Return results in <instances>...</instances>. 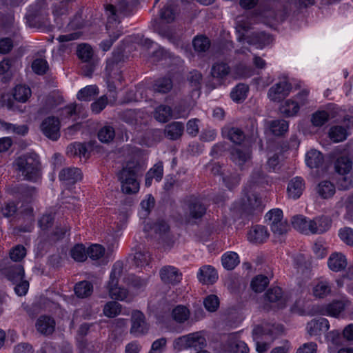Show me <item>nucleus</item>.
Listing matches in <instances>:
<instances>
[{
  "mask_svg": "<svg viewBox=\"0 0 353 353\" xmlns=\"http://www.w3.org/2000/svg\"><path fill=\"white\" fill-rule=\"evenodd\" d=\"M13 167L27 181L36 182L41 178V162L39 157L34 152L19 155L14 161Z\"/></svg>",
  "mask_w": 353,
  "mask_h": 353,
  "instance_id": "nucleus-1",
  "label": "nucleus"
},
{
  "mask_svg": "<svg viewBox=\"0 0 353 353\" xmlns=\"http://www.w3.org/2000/svg\"><path fill=\"white\" fill-rule=\"evenodd\" d=\"M144 169L138 162L129 161L126 165L117 173L118 180L121 183L123 193L126 194H136L139 190V183L137 181L139 174H141Z\"/></svg>",
  "mask_w": 353,
  "mask_h": 353,
  "instance_id": "nucleus-2",
  "label": "nucleus"
},
{
  "mask_svg": "<svg viewBox=\"0 0 353 353\" xmlns=\"http://www.w3.org/2000/svg\"><path fill=\"white\" fill-rule=\"evenodd\" d=\"M137 3V0H121L117 5H106L107 29L110 28L111 24L119 23L123 17L131 14Z\"/></svg>",
  "mask_w": 353,
  "mask_h": 353,
  "instance_id": "nucleus-3",
  "label": "nucleus"
},
{
  "mask_svg": "<svg viewBox=\"0 0 353 353\" xmlns=\"http://www.w3.org/2000/svg\"><path fill=\"white\" fill-rule=\"evenodd\" d=\"M276 327L274 325L265 323L256 326L253 331V339L256 342V351L264 353L275 339Z\"/></svg>",
  "mask_w": 353,
  "mask_h": 353,
  "instance_id": "nucleus-4",
  "label": "nucleus"
},
{
  "mask_svg": "<svg viewBox=\"0 0 353 353\" xmlns=\"http://www.w3.org/2000/svg\"><path fill=\"white\" fill-rule=\"evenodd\" d=\"M123 272V263L121 261H117L113 265L110 275V280L108 283V289L110 297L119 301H125L128 295V291L127 289L118 286L119 280L122 276Z\"/></svg>",
  "mask_w": 353,
  "mask_h": 353,
  "instance_id": "nucleus-5",
  "label": "nucleus"
},
{
  "mask_svg": "<svg viewBox=\"0 0 353 353\" xmlns=\"http://www.w3.org/2000/svg\"><path fill=\"white\" fill-rule=\"evenodd\" d=\"M286 305V299L280 287L269 288L264 294V307L269 309H282Z\"/></svg>",
  "mask_w": 353,
  "mask_h": 353,
  "instance_id": "nucleus-6",
  "label": "nucleus"
},
{
  "mask_svg": "<svg viewBox=\"0 0 353 353\" xmlns=\"http://www.w3.org/2000/svg\"><path fill=\"white\" fill-rule=\"evenodd\" d=\"M123 55L120 52L113 53L112 57L107 60L105 72L108 81L114 83L115 81L121 82L122 76L121 68V63L122 61Z\"/></svg>",
  "mask_w": 353,
  "mask_h": 353,
  "instance_id": "nucleus-7",
  "label": "nucleus"
},
{
  "mask_svg": "<svg viewBox=\"0 0 353 353\" xmlns=\"http://www.w3.org/2000/svg\"><path fill=\"white\" fill-rule=\"evenodd\" d=\"M60 126L59 119L50 116L42 121L39 129L45 137L51 141H56L61 136Z\"/></svg>",
  "mask_w": 353,
  "mask_h": 353,
  "instance_id": "nucleus-8",
  "label": "nucleus"
},
{
  "mask_svg": "<svg viewBox=\"0 0 353 353\" xmlns=\"http://www.w3.org/2000/svg\"><path fill=\"white\" fill-rule=\"evenodd\" d=\"M184 210L185 216L188 219H201L206 212V208L201 200L194 196H191L185 201Z\"/></svg>",
  "mask_w": 353,
  "mask_h": 353,
  "instance_id": "nucleus-9",
  "label": "nucleus"
},
{
  "mask_svg": "<svg viewBox=\"0 0 353 353\" xmlns=\"http://www.w3.org/2000/svg\"><path fill=\"white\" fill-rule=\"evenodd\" d=\"M204 338L198 332L191 333L176 339L174 341V348L180 351L188 347H200L204 343Z\"/></svg>",
  "mask_w": 353,
  "mask_h": 353,
  "instance_id": "nucleus-10",
  "label": "nucleus"
},
{
  "mask_svg": "<svg viewBox=\"0 0 353 353\" xmlns=\"http://www.w3.org/2000/svg\"><path fill=\"white\" fill-rule=\"evenodd\" d=\"M291 90V83L286 80L281 81L269 89L268 97L272 101L279 102L289 95Z\"/></svg>",
  "mask_w": 353,
  "mask_h": 353,
  "instance_id": "nucleus-11",
  "label": "nucleus"
},
{
  "mask_svg": "<svg viewBox=\"0 0 353 353\" xmlns=\"http://www.w3.org/2000/svg\"><path fill=\"white\" fill-rule=\"evenodd\" d=\"M230 72L231 68L227 63L217 61L212 64L210 70V75L213 79L216 80L218 85H221L224 83Z\"/></svg>",
  "mask_w": 353,
  "mask_h": 353,
  "instance_id": "nucleus-12",
  "label": "nucleus"
},
{
  "mask_svg": "<svg viewBox=\"0 0 353 353\" xmlns=\"http://www.w3.org/2000/svg\"><path fill=\"white\" fill-rule=\"evenodd\" d=\"M161 281L165 284L175 285L178 284L181 279L182 274L179 270L170 265L163 266L159 271Z\"/></svg>",
  "mask_w": 353,
  "mask_h": 353,
  "instance_id": "nucleus-13",
  "label": "nucleus"
},
{
  "mask_svg": "<svg viewBox=\"0 0 353 353\" xmlns=\"http://www.w3.org/2000/svg\"><path fill=\"white\" fill-rule=\"evenodd\" d=\"M56 323L54 319L47 315H41L35 323L36 330L43 336H50L55 330Z\"/></svg>",
  "mask_w": 353,
  "mask_h": 353,
  "instance_id": "nucleus-14",
  "label": "nucleus"
},
{
  "mask_svg": "<svg viewBox=\"0 0 353 353\" xmlns=\"http://www.w3.org/2000/svg\"><path fill=\"white\" fill-rule=\"evenodd\" d=\"M130 333L136 336L143 334L148 330L144 314L140 311H134L131 317Z\"/></svg>",
  "mask_w": 353,
  "mask_h": 353,
  "instance_id": "nucleus-15",
  "label": "nucleus"
},
{
  "mask_svg": "<svg viewBox=\"0 0 353 353\" xmlns=\"http://www.w3.org/2000/svg\"><path fill=\"white\" fill-rule=\"evenodd\" d=\"M334 170L337 174L353 171V148L347 154H343L336 159Z\"/></svg>",
  "mask_w": 353,
  "mask_h": 353,
  "instance_id": "nucleus-16",
  "label": "nucleus"
},
{
  "mask_svg": "<svg viewBox=\"0 0 353 353\" xmlns=\"http://www.w3.org/2000/svg\"><path fill=\"white\" fill-rule=\"evenodd\" d=\"M252 157V151L249 148H234L230 151V159L241 170Z\"/></svg>",
  "mask_w": 353,
  "mask_h": 353,
  "instance_id": "nucleus-17",
  "label": "nucleus"
},
{
  "mask_svg": "<svg viewBox=\"0 0 353 353\" xmlns=\"http://www.w3.org/2000/svg\"><path fill=\"white\" fill-rule=\"evenodd\" d=\"M241 200L243 209L248 212L259 208L262 203L261 199L256 192L247 189L243 190V196Z\"/></svg>",
  "mask_w": 353,
  "mask_h": 353,
  "instance_id": "nucleus-18",
  "label": "nucleus"
},
{
  "mask_svg": "<svg viewBox=\"0 0 353 353\" xmlns=\"http://www.w3.org/2000/svg\"><path fill=\"white\" fill-rule=\"evenodd\" d=\"M330 328V323L327 319L321 317L314 319L307 324V331L310 336L320 335L327 332Z\"/></svg>",
  "mask_w": 353,
  "mask_h": 353,
  "instance_id": "nucleus-19",
  "label": "nucleus"
},
{
  "mask_svg": "<svg viewBox=\"0 0 353 353\" xmlns=\"http://www.w3.org/2000/svg\"><path fill=\"white\" fill-rule=\"evenodd\" d=\"M225 347L230 353L249 352L247 345L243 341L239 340L237 336L233 334L228 335Z\"/></svg>",
  "mask_w": 353,
  "mask_h": 353,
  "instance_id": "nucleus-20",
  "label": "nucleus"
},
{
  "mask_svg": "<svg viewBox=\"0 0 353 353\" xmlns=\"http://www.w3.org/2000/svg\"><path fill=\"white\" fill-rule=\"evenodd\" d=\"M268 237L269 232L266 228L263 225H255L248 233V241L254 244L262 243Z\"/></svg>",
  "mask_w": 353,
  "mask_h": 353,
  "instance_id": "nucleus-21",
  "label": "nucleus"
},
{
  "mask_svg": "<svg viewBox=\"0 0 353 353\" xmlns=\"http://www.w3.org/2000/svg\"><path fill=\"white\" fill-rule=\"evenodd\" d=\"M332 292V283L325 279H318L314 285L312 294L316 298L323 299Z\"/></svg>",
  "mask_w": 353,
  "mask_h": 353,
  "instance_id": "nucleus-22",
  "label": "nucleus"
},
{
  "mask_svg": "<svg viewBox=\"0 0 353 353\" xmlns=\"http://www.w3.org/2000/svg\"><path fill=\"white\" fill-rule=\"evenodd\" d=\"M59 178L67 184H74L82 179V173L77 168H68L60 171Z\"/></svg>",
  "mask_w": 353,
  "mask_h": 353,
  "instance_id": "nucleus-23",
  "label": "nucleus"
},
{
  "mask_svg": "<svg viewBox=\"0 0 353 353\" xmlns=\"http://www.w3.org/2000/svg\"><path fill=\"white\" fill-rule=\"evenodd\" d=\"M52 14L57 25L62 26V20L64 19L70 13L71 7L70 4L65 3L63 1H55L52 5Z\"/></svg>",
  "mask_w": 353,
  "mask_h": 353,
  "instance_id": "nucleus-24",
  "label": "nucleus"
},
{
  "mask_svg": "<svg viewBox=\"0 0 353 353\" xmlns=\"http://www.w3.org/2000/svg\"><path fill=\"white\" fill-rule=\"evenodd\" d=\"M163 176V162L159 161L155 163L145 174V185L150 187L154 179L157 182L161 181Z\"/></svg>",
  "mask_w": 353,
  "mask_h": 353,
  "instance_id": "nucleus-25",
  "label": "nucleus"
},
{
  "mask_svg": "<svg viewBox=\"0 0 353 353\" xmlns=\"http://www.w3.org/2000/svg\"><path fill=\"white\" fill-rule=\"evenodd\" d=\"M197 277L204 284H212L218 279V274L212 266L204 265L200 268Z\"/></svg>",
  "mask_w": 353,
  "mask_h": 353,
  "instance_id": "nucleus-26",
  "label": "nucleus"
},
{
  "mask_svg": "<svg viewBox=\"0 0 353 353\" xmlns=\"http://www.w3.org/2000/svg\"><path fill=\"white\" fill-rule=\"evenodd\" d=\"M347 264L345 256L340 252L332 253L327 260L328 268L336 272L344 270Z\"/></svg>",
  "mask_w": 353,
  "mask_h": 353,
  "instance_id": "nucleus-27",
  "label": "nucleus"
},
{
  "mask_svg": "<svg viewBox=\"0 0 353 353\" xmlns=\"http://www.w3.org/2000/svg\"><path fill=\"white\" fill-rule=\"evenodd\" d=\"M304 189V181L301 177H294L288 183L287 191L290 198L296 199L301 196Z\"/></svg>",
  "mask_w": 353,
  "mask_h": 353,
  "instance_id": "nucleus-28",
  "label": "nucleus"
},
{
  "mask_svg": "<svg viewBox=\"0 0 353 353\" xmlns=\"http://www.w3.org/2000/svg\"><path fill=\"white\" fill-rule=\"evenodd\" d=\"M331 226V220L326 216H321L311 220L310 233L322 234L327 231Z\"/></svg>",
  "mask_w": 353,
  "mask_h": 353,
  "instance_id": "nucleus-29",
  "label": "nucleus"
},
{
  "mask_svg": "<svg viewBox=\"0 0 353 353\" xmlns=\"http://www.w3.org/2000/svg\"><path fill=\"white\" fill-rule=\"evenodd\" d=\"M222 133L235 144H241L245 138L243 131L237 127H225L222 130Z\"/></svg>",
  "mask_w": 353,
  "mask_h": 353,
  "instance_id": "nucleus-30",
  "label": "nucleus"
},
{
  "mask_svg": "<svg viewBox=\"0 0 353 353\" xmlns=\"http://www.w3.org/2000/svg\"><path fill=\"white\" fill-rule=\"evenodd\" d=\"M222 180L225 185L231 190L239 185L240 176L236 172L232 171L230 169H223Z\"/></svg>",
  "mask_w": 353,
  "mask_h": 353,
  "instance_id": "nucleus-31",
  "label": "nucleus"
},
{
  "mask_svg": "<svg viewBox=\"0 0 353 353\" xmlns=\"http://www.w3.org/2000/svg\"><path fill=\"white\" fill-rule=\"evenodd\" d=\"M323 161L322 153L316 150H310L306 153L305 163L310 168H319L323 165Z\"/></svg>",
  "mask_w": 353,
  "mask_h": 353,
  "instance_id": "nucleus-32",
  "label": "nucleus"
},
{
  "mask_svg": "<svg viewBox=\"0 0 353 353\" xmlns=\"http://www.w3.org/2000/svg\"><path fill=\"white\" fill-rule=\"evenodd\" d=\"M183 130L184 126L181 122L174 121L165 126V135L169 139L176 140L183 134Z\"/></svg>",
  "mask_w": 353,
  "mask_h": 353,
  "instance_id": "nucleus-33",
  "label": "nucleus"
},
{
  "mask_svg": "<svg viewBox=\"0 0 353 353\" xmlns=\"http://www.w3.org/2000/svg\"><path fill=\"white\" fill-rule=\"evenodd\" d=\"M190 316L189 309L183 305H178L173 307L171 311L172 319L178 323H183Z\"/></svg>",
  "mask_w": 353,
  "mask_h": 353,
  "instance_id": "nucleus-34",
  "label": "nucleus"
},
{
  "mask_svg": "<svg viewBox=\"0 0 353 353\" xmlns=\"http://www.w3.org/2000/svg\"><path fill=\"white\" fill-rule=\"evenodd\" d=\"M173 88L172 80L169 77L159 78L154 81L152 90L156 93L166 94Z\"/></svg>",
  "mask_w": 353,
  "mask_h": 353,
  "instance_id": "nucleus-35",
  "label": "nucleus"
},
{
  "mask_svg": "<svg viewBox=\"0 0 353 353\" xmlns=\"http://www.w3.org/2000/svg\"><path fill=\"white\" fill-rule=\"evenodd\" d=\"M15 192L18 193L19 198L24 202H30L37 194V190L34 187L27 185H19L14 188Z\"/></svg>",
  "mask_w": 353,
  "mask_h": 353,
  "instance_id": "nucleus-36",
  "label": "nucleus"
},
{
  "mask_svg": "<svg viewBox=\"0 0 353 353\" xmlns=\"http://www.w3.org/2000/svg\"><path fill=\"white\" fill-rule=\"evenodd\" d=\"M317 193L323 199H329L335 194V185L330 181L320 182L316 187Z\"/></svg>",
  "mask_w": 353,
  "mask_h": 353,
  "instance_id": "nucleus-37",
  "label": "nucleus"
},
{
  "mask_svg": "<svg viewBox=\"0 0 353 353\" xmlns=\"http://www.w3.org/2000/svg\"><path fill=\"white\" fill-rule=\"evenodd\" d=\"M27 19L34 26H46L49 23L48 13L45 10H40L35 13H29L27 15Z\"/></svg>",
  "mask_w": 353,
  "mask_h": 353,
  "instance_id": "nucleus-38",
  "label": "nucleus"
},
{
  "mask_svg": "<svg viewBox=\"0 0 353 353\" xmlns=\"http://www.w3.org/2000/svg\"><path fill=\"white\" fill-rule=\"evenodd\" d=\"M310 223L311 220H307L302 215L294 216L292 220V224L294 228L306 234L310 233Z\"/></svg>",
  "mask_w": 353,
  "mask_h": 353,
  "instance_id": "nucleus-39",
  "label": "nucleus"
},
{
  "mask_svg": "<svg viewBox=\"0 0 353 353\" xmlns=\"http://www.w3.org/2000/svg\"><path fill=\"white\" fill-rule=\"evenodd\" d=\"M61 99L54 95L50 94L47 96L43 102L42 106L38 110V114H46L49 113L52 110L57 107Z\"/></svg>",
  "mask_w": 353,
  "mask_h": 353,
  "instance_id": "nucleus-40",
  "label": "nucleus"
},
{
  "mask_svg": "<svg viewBox=\"0 0 353 353\" xmlns=\"http://www.w3.org/2000/svg\"><path fill=\"white\" fill-rule=\"evenodd\" d=\"M88 152L85 143L74 142L67 147V154L70 157H86Z\"/></svg>",
  "mask_w": 353,
  "mask_h": 353,
  "instance_id": "nucleus-41",
  "label": "nucleus"
},
{
  "mask_svg": "<svg viewBox=\"0 0 353 353\" xmlns=\"http://www.w3.org/2000/svg\"><path fill=\"white\" fill-rule=\"evenodd\" d=\"M299 109L298 103L291 99L286 100L279 108L281 113L287 117L295 116Z\"/></svg>",
  "mask_w": 353,
  "mask_h": 353,
  "instance_id": "nucleus-42",
  "label": "nucleus"
},
{
  "mask_svg": "<svg viewBox=\"0 0 353 353\" xmlns=\"http://www.w3.org/2000/svg\"><path fill=\"white\" fill-rule=\"evenodd\" d=\"M155 31L163 38L167 39L170 42L174 44H178L179 36L175 31L168 26H159L155 28Z\"/></svg>",
  "mask_w": 353,
  "mask_h": 353,
  "instance_id": "nucleus-43",
  "label": "nucleus"
},
{
  "mask_svg": "<svg viewBox=\"0 0 353 353\" xmlns=\"http://www.w3.org/2000/svg\"><path fill=\"white\" fill-rule=\"evenodd\" d=\"M336 181L338 188L340 190H347L353 188V171L338 174Z\"/></svg>",
  "mask_w": 353,
  "mask_h": 353,
  "instance_id": "nucleus-44",
  "label": "nucleus"
},
{
  "mask_svg": "<svg viewBox=\"0 0 353 353\" xmlns=\"http://www.w3.org/2000/svg\"><path fill=\"white\" fill-rule=\"evenodd\" d=\"M246 40L249 44H259L261 46H266L272 41L271 36L264 32H254L250 37H248Z\"/></svg>",
  "mask_w": 353,
  "mask_h": 353,
  "instance_id": "nucleus-45",
  "label": "nucleus"
},
{
  "mask_svg": "<svg viewBox=\"0 0 353 353\" xmlns=\"http://www.w3.org/2000/svg\"><path fill=\"white\" fill-rule=\"evenodd\" d=\"M269 128L275 136H282L288 130V122L284 119H277L270 121Z\"/></svg>",
  "mask_w": 353,
  "mask_h": 353,
  "instance_id": "nucleus-46",
  "label": "nucleus"
},
{
  "mask_svg": "<svg viewBox=\"0 0 353 353\" xmlns=\"http://www.w3.org/2000/svg\"><path fill=\"white\" fill-rule=\"evenodd\" d=\"M248 90L249 88L247 85L244 83H239L231 91L230 97L235 102H242L247 97Z\"/></svg>",
  "mask_w": 353,
  "mask_h": 353,
  "instance_id": "nucleus-47",
  "label": "nucleus"
},
{
  "mask_svg": "<svg viewBox=\"0 0 353 353\" xmlns=\"http://www.w3.org/2000/svg\"><path fill=\"white\" fill-rule=\"evenodd\" d=\"M154 117L158 121L165 123L172 117V108L166 105H160L155 109Z\"/></svg>",
  "mask_w": 353,
  "mask_h": 353,
  "instance_id": "nucleus-48",
  "label": "nucleus"
},
{
  "mask_svg": "<svg viewBox=\"0 0 353 353\" xmlns=\"http://www.w3.org/2000/svg\"><path fill=\"white\" fill-rule=\"evenodd\" d=\"M32 92L28 86L17 85L13 90L14 99L21 103H25L31 96Z\"/></svg>",
  "mask_w": 353,
  "mask_h": 353,
  "instance_id": "nucleus-49",
  "label": "nucleus"
},
{
  "mask_svg": "<svg viewBox=\"0 0 353 353\" xmlns=\"http://www.w3.org/2000/svg\"><path fill=\"white\" fill-rule=\"evenodd\" d=\"M221 263L225 269L233 270L239 263V256L234 252H228L222 256Z\"/></svg>",
  "mask_w": 353,
  "mask_h": 353,
  "instance_id": "nucleus-50",
  "label": "nucleus"
},
{
  "mask_svg": "<svg viewBox=\"0 0 353 353\" xmlns=\"http://www.w3.org/2000/svg\"><path fill=\"white\" fill-rule=\"evenodd\" d=\"M7 277L12 282L21 281L24 277V269L22 265L17 264L7 270Z\"/></svg>",
  "mask_w": 353,
  "mask_h": 353,
  "instance_id": "nucleus-51",
  "label": "nucleus"
},
{
  "mask_svg": "<svg viewBox=\"0 0 353 353\" xmlns=\"http://www.w3.org/2000/svg\"><path fill=\"white\" fill-rule=\"evenodd\" d=\"M77 54L79 59L83 62L94 60L93 58L94 52L91 46L86 43H81L78 46Z\"/></svg>",
  "mask_w": 353,
  "mask_h": 353,
  "instance_id": "nucleus-52",
  "label": "nucleus"
},
{
  "mask_svg": "<svg viewBox=\"0 0 353 353\" xmlns=\"http://www.w3.org/2000/svg\"><path fill=\"white\" fill-rule=\"evenodd\" d=\"M93 290L92 283L87 281H83L74 286L75 294L79 298H85L91 295Z\"/></svg>",
  "mask_w": 353,
  "mask_h": 353,
  "instance_id": "nucleus-53",
  "label": "nucleus"
},
{
  "mask_svg": "<svg viewBox=\"0 0 353 353\" xmlns=\"http://www.w3.org/2000/svg\"><path fill=\"white\" fill-rule=\"evenodd\" d=\"M98 94L99 90L96 85H88L78 92L77 97L80 101H88Z\"/></svg>",
  "mask_w": 353,
  "mask_h": 353,
  "instance_id": "nucleus-54",
  "label": "nucleus"
},
{
  "mask_svg": "<svg viewBox=\"0 0 353 353\" xmlns=\"http://www.w3.org/2000/svg\"><path fill=\"white\" fill-rule=\"evenodd\" d=\"M345 308V304L343 301H333L326 305L325 312L328 316L338 317Z\"/></svg>",
  "mask_w": 353,
  "mask_h": 353,
  "instance_id": "nucleus-55",
  "label": "nucleus"
},
{
  "mask_svg": "<svg viewBox=\"0 0 353 353\" xmlns=\"http://www.w3.org/2000/svg\"><path fill=\"white\" fill-rule=\"evenodd\" d=\"M347 130L342 126H332L329 130V137L334 142H340L346 139Z\"/></svg>",
  "mask_w": 353,
  "mask_h": 353,
  "instance_id": "nucleus-56",
  "label": "nucleus"
},
{
  "mask_svg": "<svg viewBox=\"0 0 353 353\" xmlns=\"http://www.w3.org/2000/svg\"><path fill=\"white\" fill-rule=\"evenodd\" d=\"M192 45L195 51L205 52L210 48V41L205 36H196L192 41Z\"/></svg>",
  "mask_w": 353,
  "mask_h": 353,
  "instance_id": "nucleus-57",
  "label": "nucleus"
},
{
  "mask_svg": "<svg viewBox=\"0 0 353 353\" xmlns=\"http://www.w3.org/2000/svg\"><path fill=\"white\" fill-rule=\"evenodd\" d=\"M103 314L109 318H114L121 312V305L117 301H109L103 307Z\"/></svg>",
  "mask_w": 353,
  "mask_h": 353,
  "instance_id": "nucleus-58",
  "label": "nucleus"
},
{
  "mask_svg": "<svg viewBox=\"0 0 353 353\" xmlns=\"http://www.w3.org/2000/svg\"><path fill=\"white\" fill-rule=\"evenodd\" d=\"M269 283V279L264 275L256 276L251 282V288L256 292H261Z\"/></svg>",
  "mask_w": 353,
  "mask_h": 353,
  "instance_id": "nucleus-59",
  "label": "nucleus"
},
{
  "mask_svg": "<svg viewBox=\"0 0 353 353\" xmlns=\"http://www.w3.org/2000/svg\"><path fill=\"white\" fill-rule=\"evenodd\" d=\"M72 258L78 262H83L86 260L88 256L87 250L82 244H77L70 250Z\"/></svg>",
  "mask_w": 353,
  "mask_h": 353,
  "instance_id": "nucleus-60",
  "label": "nucleus"
},
{
  "mask_svg": "<svg viewBox=\"0 0 353 353\" xmlns=\"http://www.w3.org/2000/svg\"><path fill=\"white\" fill-rule=\"evenodd\" d=\"M265 219L268 221V224L272 228V225H276L279 222L285 221L283 219V212L279 208L272 209L266 213Z\"/></svg>",
  "mask_w": 353,
  "mask_h": 353,
  "instance_id": "nucleus-61",
  "label": "nucleus"
},
{
  "mask_svg": "<svg viewBox=\"0 0 353 353\" xmlns=\"http://www.w3.org/2000/svg\"><path fill=\"white\" fill-rule=\"evenodd\" d=\"M115 136V132L113 127L105 125L98 132V138L103 143H109L113 140Z\"/></svg>",
  "mask_w": 353,
  "mask_h": 353,
  "instance_id": "nucleus-62",
  "label": "nucleus"
},
{
  "mask_svg": "<svg viewBox=\"0 0 353 353\" xmlns=\"http://www.w3.org/2000/svg\"><path fill=\"white\" fill-rule=\"evenodd\" d=\"M81 353H99L101 346L99 343H88L85 340H81L78 344Z\"/></svg>",
  "mask_w": 353,
  "mask_h": 353,
  "instance_id": "nucleus-63",
  "label": "nucleus"
},
{
  "mask_svg": "<svg viewBox=\"0 0 353 353\" xmlns=\"http://www.w3.org/2000/svg\"><path fill=\"white\" fill-rule=\"evenodd\" d=\"M150 228L159 236V238L162 239H164V237L167 236V234L170 230V226L163 220L157 221L152 223Z\"/></svg>",
  "mask_w": 353,
  "mask_h": 353,
  "instance_id": "nucleus-64",
  "label": "nucleus"
}]
</instances>
